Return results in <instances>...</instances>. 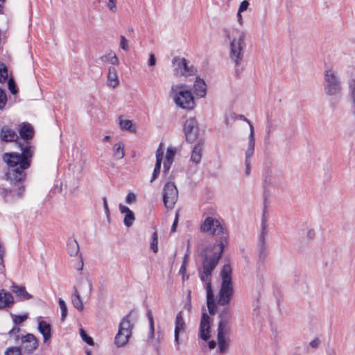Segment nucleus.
<instances>
[{
    "label": "nucleus",
    "mask_w": 355,
    "mask_h": 355,
    "mask_svg": "<svg viewBox=\"0 0 355 355\" xmlns=\"http://www.w3.org/2000/svg\"><path fill=\"white\" fill-rule=\"evenodd\" d=\"M19 133L21 139H17V145L21 153H6L3 156V161L10 167L7 173L8 179L17 183L25 179V170L31 166L35 153V146L31 141L34 136L33 128L30 124H24L19 129Z\"/></svg>",
    "instance_id": "obj_1"
},
{
    "label": "nucleus",
    "mask_w": 355,
    "mask_h": 355,
    "mask_svg": "<svg viewBox=\"0 0 355 355\" xmlns=\"http://www.w3.org/2000/svg\"><path fill=\"white\" fill-rule=\"evenodd\" d=\"M220 243L215 245L212 250H207L204 260L202 261V270L199 269V275L200 279L206 282V291H207V304L209 313L214 315L215 314L216 304L214 300V293L211 289V279L212 271L214 270L218 264L219 259L221 257L222 252L224 250L225 245L227 243V236H222Z\"/></svg>",
    "instance_id": "obj_2"
},
{
    "label": "nucleus",
    "mask_w": 355,
    "mask_h": 355,
    "mask_svg": "<svg viewBox=\"0 0 355 355\" xmlns=\"http://www.w3.org/2000/svg\"><path fill=\"white\" fill-rule=\"evenodd\" d=\"M221 286L218 294L217 303L220 306L228 304L234 295L232 280V268L229 264H225L221 272Z\"/></svg>",
    "instance_id": "obj_3"
},
{
    "label": "nucleus",
    "mask_w": 355,
    "mask_h": 355,
    "mask_svg": "<svg viewBox=\"0 0 355 355\" xmlns=\"http://www.w3.org/2000/svg\"><path fill=\"white\" fill-rule=\"evenodd\" d=\"M184 85H175L171 88V94L176 105L183 109L191 110L194 105V99L189 90H184Z\"/></svg>",
    "instance_id": "obj_4"
},
{
    "label": "nucleus",
    "mask_w": 355,
    "mask_h": 355,
    "mask_svg": "<svg viewBox=\"0 0 355 355\" xmlns=\"http://www.w3.org/2000/svg\"><path fill=\"white\" fill-rule=\"evenodd\" d=\"M245 34L244 32H239L237 36L230 42V58L236 65H239L243 60L244 49L245 48Z\"/></svg>",
    "instance_id": "obj_5"
},
{
    "label": "nucleus",
    "mask_w": 355,
    "mask_h": 355,
    "mask_svg": "<svg viewBox=\"0 0 355 355\" xmlns=\"http://www.w3.org/2000/svg\"><path fill=\"white\" fill-rule=\"evenodd\" d=\"M324 91L328 96L339 94L342 91V84L337 73L331 69L324 71Z\"/></svg>",
    "instance_id": "obj_6"
},
{
    "label": "nucleus",
    "mask_w": 355,
    "mask_h": 355,
    "mask_svg": "<svg viewBox=\"0 0 355 355\" xmlns=\"http://www.w3.org/2000/svg\"><path fill=\"white\" fill-rule=\"evenodd\" d=\"M133 324H131L129 315L123 318L119 326V331L115 336L114 343L118 347L125 346L132 335Z\"/></svg>",
    "instance_id": "obj_7"
},
{
    "label": "nucleus",
    "mask_w": 355,
    "mask_h": 355,
    "mask_svg": "<svg viewBox=\"0 0 355 355\" xmlns=\"http://www.w3.org/2000/svg\"><path fill=\"white\" fill-rule=\"evenodd\" d=\"M178 198V191L174 183L168 182L163 189V201L168 209H172Z\"/></svg>",
    "instance_id": "obj_8"
},
{
    "label": "nucleus",
    "mask_w": 355,
    "mask_h": 355,
    "mask_svg": "<svg viewBox=\"0 0 355 355\" xmlns=\"http://www.w3.org/2000/svg\"><path fill=\"white\" fill-rule=\"evenodd\" d=\"M174 67V74L176 76H191L196 71V69L191 65L189 66L184 58L175 57L172 60Z\"/></svg>",
    "instance_id": "obj_9"
},
{
    "label": "nucleus",
    "mask_w": 355,
    "mask_h": 355,
    "mask_svg": "<svg viewBox=\"0 0 355 355\" xmlns=\"http://www.w3.org/2000/svg\"><path fill=\"white\" fill-rule=\"evenodd\" d=\"M184 131L186 139L189 143L195 141L199 135L198 123L195 118H189L184 125Z\"/></svg>",
    "instance_id": "obj_10"
},
{
    "label": "nucleus",
    "mask_w": 355,
    "mask_h": 355,
    "mask_svg": "<svg viewBox=\"0 0 355 355\" xmlns=\"http://www.w3.org/2000/svg\"><path fill=\"white\" fill-rule=\"evenodd\" d=\"M266 207H265L263 210V215L261 219V231L259 238V250L260 258L265 257V251L266 248V234H267V218L266 217Z\"/></svg>",
    "instance_id": "obj_11"
},
{
    "label": "nucleus",
    "mask_w": 355,
    "mask_h": 355,
    "mask_svg": "<svg viewBox=\"0 0 355 355\" xmlns=\"http://www.w3.org/2000/svg\"><path fill=\"white\" fill-rule=\"evenodd\" d=\"M21 349L27 353H31L38 347V341L36 337L32 334H28L21 338Z\"/></svg>",
    "instance_id": "obj_12"
},
{
    "label": "nucleus",
    "mask_w": 355,
    "mask_h": 355,
    "mask_svg": "<svg viewBox=\"0 0 355 355\" xmlns=\"http://www.w3.org/2000/svg\"><path fill=\"white\" fill-rule=\"evenodd\" d=\"M209 329H210V318L209 316L206 313L202 314L200 328H199V337L207 341L209 337Z\"/></svg>",
    "instance_id": "obj_13"
},
{
    "label": "nucleus",
    "mask_w": 355,
    "mask_h": 355,
    "mask_svg": "<svg viewBox=\"0 0 355 355\" xmlns=\"http://www.w3.org/2000/svg\"><path fill=\"white\" fill-rule=\"evenodd\" d=\"M175 324V327L174 330V339L176 345H178L180 344V334L184 333L186 329V323L183 318L182 311H180L177 314Z\"/></svg>",
    "instance_id": "obj_14"
},
{
    "label": "nucleus",
    "mask_w": 355,
    "mask_h": 355,
    "mask_svg": "<svg viewBox=\"0 0 355 355\" xmlns=\"http://www.w3.org/2000/svg\"><path fill=\"white\" fill-rule=\"evenodd\" d=\"M255 139L253 125H250V132L248 147L245 152V161H251V158L254 153Z\"/></svg>",
    "instance_id": "obj_15"
},
{
    "label": "nucleus",
    "mask_w": 355,
    "mask_h": 355,
    "mask_svg": "<svg viewBox=\"0 0 355 355\" xmlns=\"http://www.w3.org/2000/svg\"><path fill=\"white\" fill-rule=\"evenodd\" d=\"M1 137L4 141H15L18 139V135L15 130H12L7 125L2 127L1 130Z\"/></svg>",
    "instance_id": "obj_16"
},
{
    "label": "nucleus",
    "mask_w": 355,
    "mask_h": 355,
    "mask_svg": "<svg viewBox=\"0 0 355 355\" xmlns=\"http://www.w3.org/2000/svg\"><path fill=\"white\" fill-rule=\"evenodd\" d=\"M193 92L198 97L202 98L206 96L207 87L203 79H201L199 77L196 78V80L193 85Z\"/></svg>",
    "instance_id": "obj_17"
},
{
    "label": "nucleus",
    "mask_w": 355,
    "mask_h": 355,
    "mask_svg": "<svg viewBox=\"0 0 355 355\" xmlns=\"http://www.w3.org/2000/svg\"><path fill=\"white\" fill-rule=\"evenodd\" d=\"M14 302L12 295L4 289L0 290V309L10 306Z\"/></svg>",
    "instance_id": "obj_18"
},
{
    "label": "nucleus",
    "mask_w": 355,
    "mask_h": 355,
    "mask_svg": "<svg viewBox=\"0 0 355 355\" xmlns=\"http://www.w3.org/2000/svg\"><path fill=\"white\" fill-rule=\"evenodd\" d=\"M38 330L43 336L44 342H46L51 337V327L44 320L38 322Z\"/></svg>",
    "instance_id": "obj_19"
},
{
    "label": "nucleus",
    "mask_w": 355,
    "mask_h": 355,
    "mask_svg": "<svg viewBox=\"0 0 355 355\" xmlns=\"http://www.w3.org/2000/svg\"><path fill=\"white\" fill-rule=\"evenodd\" d=\"M119 84V80L116 69L113 67L108 68L107 86L115 88Z\"/></svg>",
    "instance_id": "obj_20"
},
{
    "label": "nucleus",
    "mask_w": 355,
    "mask_h": 355,
    "mask_svg": "<svg viewBox=\"0 0 355 355\" xmlns=\"http://www.w3.org/2000/svg\"><path fill=\"white\" fill-rule=\"evenodd\" d=\"M202 144V142H198L193 148L191 160L196 164L199 163L201 160Z\"/></svg>",
    "instance_id": "obj_21"
},
{
    "label": "nucleus",
    "mask_w": 355,
    "mask_h": 355,
    "mask_svg": "<svg viewBox=\"0 0 355 355\" xmlns=\"http://www.w3.org/2000/svg\"><path fill=\"white\" fill-rule=\"evenodd\" d=\"M11 291L23 300H29L32 297L31 295L26 291L24 286H19L14 284L11 286Z\"/></svg>",
    "instance_id": "obj_22"
},
{
    "label": "nucleus",
    "mask_w": 355,
    "mask_h": 355,
    "mask_svg": "<svg viewBox=\"0 0 355 355\" xmlns=\"http://www.w3.org/2000/svg\"><path fill=\"white\" fill-rule=\"evenodd\" d=\"M218 220L214 219L212 217H207L202 225H201L200 230L203 232H209L211 229H212L213 226H216L218 227Z\"/></svg>",
    "instance_id": "obj_23"
},
{
    "label": "nucleus",
    "mask_w": 355,
    "mask_h": 355,
    "mask_svg": "<svg viewBox=\"0 0 355 355\" xmlns=\"http://www.w3.org/2000/svg\"><path fill=\"white\" fill-rule=\"evenodd\" d=\"M230 328L227 320H220L218 327L217 337H223L230 333Z\"/></svg>",
    "instance_id": "obj_24"
},
{
    "label": "nucleus",
    "mask_w": 355,
    "mask_h": 355,
    "mask_svg": "<svg viewBox=\"0 0 355 355\" xmlns=\"http://www.w3.org/2000/svg\"><path fill=\"white\" fill-rule=\"evenodd\" d=\"M73 295L71 300L72 304L77 310L82 311L84 308V305L76 286H73Z\"/></svg>",
    "instance_id": "obj_25"
},
{
    "label": "nucleus",
    "mask_w": 355,
    "mask_h": 355,
    "mask_svg": "<svg viewBox=\"0 0 355 355\" xmlns=\"http://www.w3.org/2000/svg\"><path fill=\"white\" fill-rule=\"evenodd\" d=\"M67 252L71 257L78 255L79 252V245L76 239H69L68 241Z\"/></svg>",
    "instance_id": "obj_26"
},
{
    "label": "nucleus",
    "mask_w": 355,
    "mask_h": 355,
    "mask_svg": "<svg viewBox=\"0 0 355 355\" xmlns=\"http://www.w3.org/2000/svg\"><path fill=\"white\" fill-rule=\"evenodd\" d=\"M125 155L124 146L121 142H119L113 146V156L115 159H121Z\"/></svg>",
    "instance_id": "obj_27"
},
{
    "label": "nucleus",
    "mask_w": 355,
    "mask_h": 355,
    "mask_svg": "<svg viewBox=\"0 0 355 355\" xmlns=\"http://www.w3.org/2000/svg\"><path fill=\"white\" fill-rule=\"evenodd\" d=\"M103 62H108L112 64L118 65L119 64V59L114 52L110 51L107 54L101 56L99 58Z\"/></svg>",
    "instance_id": "obj_28"
},
{
    "label": "nucleus",
    "mask_w": 355,
    "mask_h": 355,
    "mask_svg": "<svg viewBox=\"0 0 355 355\" xmlns=\"http://www.w3.org/2000/svg\"><path fill=\"white\" fill-rule=\"evenodd\" d=\"M349 94L352 98V103H355V79L351 78L347 83Z\"/></svg>",
    "instance_id": "obj_29"
},
{
    "label": "nucleus",
    "mask_w": 355,
    "mask_h": 355,
    "mask_svg": "<svg viewBox=\"0 0 355 355\" xmlns=\"http://www.w3.org/2000/svg\"><path fill=\"white\" fill-rule=\"evenodd\" d=\"M120 127L122 130L135 132V128L132 127V123L130 120H120Z\"/></svg>",
    "instance_id": "obj_30"
},
{
    "label": "nucleus",
    "mask_w": 355,
    "mask_h": 355,
    "mask_svg": "<svg viewBox=\"0 0 355 355\" xmlns=\"http://www.w3.org/2000/svg\"><path fill=\"white\" fill-rule=\"evenodd\" d=\"M58 303L61 309V320L64 321L68 313L67 306L65 302L61 298L59 299Z\"/></svg>",
    "instance_id": "obj_31"
},
{
    "label": "nucleus",
    "mask_w": 355,
    "mask_h": 355,
    "mask_svg": "<svg viewBox=\"0 0 355 355\" xmlns=\"http://www.w3.org/2000/svg\"><path fill=\"white\" fill-rule=\"evenodd\" d=\"M8 79V69L6 66L0 62V83H4Z\"/></svg>",
    "instance_id": "obj_32"
},
{
    "label": "nucleus",
    "mask_w": 355,
    "mask_h": 355,
    "mask_svg": "<svg viewBox=\"0 0 355 355\" xmlns=\"http://www.w3.org/2000/svg\"><path fill=\"white\" fill-rule=\"evenodd\" d=\"M80 284L84 287L85 291L87 292L88 295L91 294L92 290V284L91 280H89L87 278H83L80 280Z\"/></svg>",
    "instance_id": "obj_33"
},
{
    "label": "nucleus",
    "mask_w": 355,
    "mask_h": 355,
    "mask_svg": "<svg viewBox=\"0 0 355 355\" xmlns=\"http://www.w3.org/2000/svg\"><path fill=\"white\" fill-rule=\"evenodd\" d=\"M135 219V215L132 211H130L128 214H125L123 220L125 225L128 227L132 226Z\"/></svg>",
    "instance_id": "obj_34"
},
{
    "label": "nucleus",
    "mask_w": 355,
    "mask_h": 355,
    "mask_svg": "<svg viewBox=\"0 0 355 355\" xmlns=\"http://www.w3.org/2000/svg\"><path fill=\"white\" fill-rule=\"evenodd\" d=\"M218 338V343L220 349V352L221 353H223L225 352L228 347L227 341L225 336L223 337H217Z\"/></svg>",
    "instance_id": "obj_35"
},
{
    "label": "nucleus",
    "mask_w": 355,
    "mask_h": 355,
    "mask_svg": "<svg viewBox=\"0 0 355 355\" xmlns=\"http://www.w3.org/2000/svg\"><path fill=\"white\" fill-rule=\"evenodd\" d=\"M80 334L82 339L86 343H87L89 345H94L93 339L90 336H87V334H86V332L85 331V330L83 329H80Z\"/></svg>",
    "instance_id": "obj_36"
},
{
    "label": "nucleus",
    "mask_w": 355,
    "mask_h": 355,
    "mask_svg": "<svg viewBox=\"0 0 355 355\" xmlns=\"http://www.w3.org/2000/svg\"><path fill=\"white\" fill-rule=\"evenodd\" d=\"M161 164H162V162H160V160H156V164H155V168H154V171H153V176H152V178L150 180V182H152L153 181H154L157 178V176L159 175V173H160V169H161Z\"/></svg>",
    "instance_id": "obj_37"
},
{
    "label": "nucleus",
    "mask_w": 355,
    "mask_h": 355,
    "mask_svg": "<svg viewBox=\"0 0 355 355\" xmlns=\"http://www.w3.org/2000/svg\"><path fill=\"white\" fill-rule=\"evenodd\" d=\"M152 242L150 244V248L153 250L155 253L158 251V236L156 232H155L152 236Z\"/></svg>",
    "instance_id": "obj_38"
},
{
    "label": "nucleus",
    "mask_w": 355,
    "mask_h": 355,
    "mask_svg": "<svg viewBox=\"0 0 355 355\" xmlns=\"http://www.w3.org/2000/svg\"><path fill=\"white\" fill-rule=\"evenodd\" d=\"M148 318L149 320L150 326L149 338H153V336H154V321L153 316L150 311L148 312Z\"/></svg>",
    "instance_id": "obj_39"
},
{
    "label": "nucleus",
    "mask_w": 355,
    "mask_h": 355,
    "mask_svg": "<svg viewBox=\"0 0 355 355\" xmlns=\"http://www.w3.org/2000/svg\"><path fill=\"white\" fill-rule=\"evenodd\" d=\"M21 348L17 347H12L7 349L5 352L6 355H22Z\"/></svg>",
    "instance_id": "obj_40"
},
{
    "label": "nucleus",
    "mask_w": 355,
    "mask_h": 355,
    "mask_svg": "<svg viewBox=\"0 0 355 355\" xmlns=\"http://www.w3.org/2000/svg\"><path fill=\"white\" fill-rule=\"evenodd\" d=\"M19 332L20 328L15 326L8 332V334L10 338H14L15 340H18L19 339Z\"/></svg>",
    "instance_id": "obj_41"
},
{
    "label": "nucleus",
    "mask_w": 355,
    "mask_h": 355,
    "mask_svg": "<svg viewBox=\"0 0 355 355\" xmlns=\"http://www.w3.org/2000/svg\"><path fill=\"white\" fill-rule=\"evenodd\" d=\"M218 227H216V226H213L212 229H211V230H209V232L211 233V234H215V235L223 234V228L221 226L219 221H218Z\"/></svg>",
    "instance_id": "obj_42"
},
{
    "label": "nucleus",
    "mask_w": 355,
    "mask_h": 355,
    "mask_svg": "<svg viewBox=\"0 0 355 355\" xmlns=\"http://www.w3.org/2000/svg\"><path fill=\"white\" fill-rule=\"evenodd\" d=\"M7 102V96L4 91L0 88V109H3Z\"/></svg>",
    "instance_id": "obj_43"
},
{
    "label": "nucleus",
    "mask_w": 355,
    "mask_h": 355,
    "mask_svg": "<svg viewBox=\"0 0 355 355\" xmlns=\"http://www.w3.org/2000/svg\"><path fill=\"white\" fill-rule=\"evenodd\" d=\"M8 85L9 90L10 91V92L12 94H17V89L16 88V85H15V83L13 78H10L8 80Z\"/></svg>",
    "instance_id": "obj_44"
},
{
    "label": "nucleus",
    "mask_w": 355,
    "mask_h": 355,
    "mask_svg": "<svg viewBox=\"0 0 355 355\" xmlns=\"http://www.w3.org/2000/svg\"><path fill=\"white\" fill-rule=\"evenodd\" d=\"M13 322L15 325L19 324L22 323L27 319V316L26 315H12Z\"/></svg>",
    "instance_id": "obj_45"
},
{
    "label": "nucleus",
    "mask_w": 355,
    "mask_h": 355,
    "mask_svg": "<svg viewBox=\"0 0 355 355\" xmlns=\"http://www.w3.org/2000/svg\"><path fill=\"white\" fill-rule=\"evenodd\" d=\"M175 155V150L173 148H168L166 151V160L173 162Z\"/></svg>",
    "instance_id": "obj_46"
},
{
    "label": "nucleus",
    "mask_w": 355,
    "mask_h": 355,
    "mask_svg": "<svg viewBox=\"0 0 355 355\" xmlns=\"http://www.w3.org/2000/svg\"><path fill=\"white\" fill-rule=\"evenodd\" d=\"M231 316L230 310L227 308L224 309L220 313V320H229Z\"/></svg>",
    "instance_id": "obj_47"
},
{
    "label": "nucleus",
    "mask_w": 355,
    "mask_h": 355,
    "mask_svg": "<svg viewBox=\"0 0 355 355\" xmlns=\"http://www.w3.org/2000/svg\"><path fill=\"white\" fill-rule=\"evenodd\" d=\"M120 39V47L125 51H128L129 49L128 40L123 35H121Z\"/></svg>",
    "instance_id": "obj_48"
},
{
    "label": "nucleus",
    "mask_w": 355,
    "mask_h": 355,
    "mask_svg": "<svg viewBox=\"0 0 355 355\" xmlns=\"http://www.w3.org/2000/svg\"><path fill=\"white\" fill-rule=\"evenodd\" d=\"M162 144H159V146L158 149L156 151V160H160V162L162 161V157L164 154L163 148H162Z\"/></svg>",
    "instance_id": "obj_49"
},
{
    "label": "nucleus",
    "mask_w": 355,
    "mask_h": 355,
    "mask_svg": "<svg viewBox=\"0 0 355 355\" xmlns=\"http://www.w3.org/2000/svg\"><path fill=\"white\" fill-rule=\"evenodd\" d=\"M136 201V195L133 193H129L125 198V202L128 204H132Z\"/></svg>",
    "instance_id": "obj_50"
},
{
    "label": "nucleus",
    "mask_w": 355,
    "mask_h": 355,
    "mask_svg": "<svg viewBox=\"0 0 355 355\" xmlns=\"http://www.w3.org/2000/svg\"><path fill=\"white\" fill-rule=\"evenodd\" d=\"M248 6H249L248 1L246 0H244L241 3L238 11H239V12H242L248 9Z\"/></svg>",
    "instance_id": "obj_51"
},
{
    "label": "nucleus",
    "mask_w": 355,
    "mask_h": 355,
    "mask_svg": "<svg viewBox=\"0 0 355 355\" xmlns=\"http://www.w3.org/2000/svg\"><path fill=\"white\" fill-rule=\"evenodd\" d=\"M308 239H313L315 236V232L313 229H308L306 233Z\"/></svg>",
    "instance_id": "obj_52"
},
{
    "label": "nucleus",
    "mask_w": 355,
    "mask_h": 355,
    "mask_svg": "<svg viewBox=\"0 0 355 355\" xmlns=\"http://www.w3.org/2000/svg\"><path fill=\"white\" fill-rule=\"evenodd\" d=\"M245 174L246 176H248L250 174V170H251V161H245Z\"/></svg>",
    "instance_id": "obj_53"
},
{
    "label": "nucleus",
    "mask_w": 355,
    "mask_h": 355,
    "mask_svg": "<svg viewBox=\"0 0 355 355\" xmlns=\"http://www.w3.org/2000/svg\"><path fill=\"white\" fill-rule=\"evenodd\" d=\"M320 343V341L318 338H315L312 341L310 342L309 345L314 349H316L318 347Z\"/></svg>",
    "instance_id": "obj_54"
},
{
    "label": "nucleus",
    "mask_w": 355,
    "mask_h": 355,
    "mask_svg": "<svg viewBox=\"0 0 355 355\" xmlns=\"http://www.w3.org/2000/svg\"><path fill=\"white\" fill-rule=\"evenodd\" d=\"M116 0H109L108 4H107L109 9L114 12L116 10Z\"/></svg>",
    "instance_id": "obj_55"
},
{
    "label": "nucleus",
    "mask_w": 355,
    "mask_h": 355,
    "mask_svg": "<svg viewBox=\"0 0 355 355\" xmlns=\"http://www.w3.org/2000/svg\"><path fill=\"white\" fill-rule=\"evenodd\" d=\"M119 210L122 214H128L130 211H132L128 207L123 205L121 204L119 205Z\"/></svg>",
    "instance_id": "obj_56"
},
{
    "label": "nucleus",
    "mask_w": 355,
    "mask_h": 355,
    "mask_svg": "<svg viewBox=\"0 0 355 355\" xmlns=\"http://www.w3.org/2000/svg\"><path fill=\"white\" fill-rule=\"evenodd\" d=\"M187 257V254H185L184 256V260L183 261V263L182 265L180 267V272L181 274H182L183 276H184V273L186 272V266H185V263H186V259ZM183 279H184V277H183Z\"/></svg>",
    "instance_id": "obj_57"
},
{
    "label": "nucleus",
    "mask_w": 355,
    "mask_h": 355,
    "mask_svg": "<svg viewBox=\"0 0 355 355\" xmlns=\"http://www.w3.org/2000/svg\"><path fill=\"white\" fill-rule=\"evenodd\" d=\"M156 59L154 54H150L148 60V65L150 67H153L155 65Z\"/></svg>",
    "instance_id": "obj_58"
},
{
    "label": "nucleus",
    "mask_w": 355,
    "mask_h": 355,
    "mask_svg": "<svg viewBox=\"0 0 355 355\" xmlns=\"http://www.w3.org/2000/svg\"><path fill=\"white\" fill-rule=\"evenodd\" d=\"M178 214H176L174 222H173L171 229V232H175L176 227L178 225Z\"/></svg>",
    "instance_id": "obj_59"
},
{
    "label": "nucleus",
    "mask_w": 355,
    "mask_h": 355,
    "mask_svg": "<svg viewBox=\"0 0 355 355\" xmlns=\"http://www.w3.org/2000/svg\"><path fill=\"white\" fill-rule=\"evenodd\" d=\"M172 163H173V162L167 161V160H166L164 162V173H166L170 169V167H171Z\"/></svg>",
    "instance_id": "obj_60"
},
{
    "label": "nucleus",
    "mask_w": 355,
    "mask_h": 355,
    "mask_svg": "<svg viewBox=\"0 0 355 355\" xmlns=\"http://www.w3.org/2000/svg\"><path fill=\"white\" fill-rule=\"evenodd\" d=\"M18 187V192L17 196L19 197H21L23 196L24 191V187L21 185V184H17Z\"/></svg>",
    "instance_id": "obj_61"
},
{
    "label": "nucleus",
    "mask_w": 355,
    "mask_h": 355,
    "mask_svg": "<svg viewBox=\"0 0 355 355\" xmlns=\"http://www.w3.org/2000/svg\"><path fill=\"white\" fill-rule=\"evenodd\" d=\"M103 207H104L105 211L106 214H109V208H108V205L107 202L106 198H103Z\"/></svg>",
    "instance_id": "obj_62"
},
{
    "label": "nucleus",
    "mask_w": 355,
    "mask_h": 355,
    "mask_svg": "<svg viewBox=\"0 0 355 355\" xmlns=\"http://www.w3.org/2000/svg\"><path fill=\"white\" fill-rule=\"evenodd\" d=\"M237 18H238V21H239V24L242 25L243 24V18H242L241 12H239V11H238V12H237Z\"/></svg>",
    "instance_id": "obj_63"
},
{
    "label": "nucleus",
    "mask_w": 355,
    "mask_h": 355,
    "mask_svg": "<svg viewBox=\"0 0 355 355\" xmlns=\"http://www.w3.org/2000/svg\"><path fill=\"white\" fill-rule=\"evenodd\" d=\"M239 118L245 121H246L248 124H249V126L250 127V125H252V124L251 123V122L250 121V120H248L245 116L243 115H240L239 116Z\"/></svg>",
    "instance_id": "obj_64"
}]
</instances>
